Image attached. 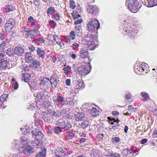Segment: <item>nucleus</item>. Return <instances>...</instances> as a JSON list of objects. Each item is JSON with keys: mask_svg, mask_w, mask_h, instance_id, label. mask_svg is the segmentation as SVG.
I'll return each mask as SVG.
<instances>
[{"mask_svg": "<svg viewBox=\"0 0 157 157\" xmlns=\"http://www.w3.org/2000/svg\"><path fill=\"white\" fill-rule=\"evenodd\" d=\"M33 30H32L34 32V33L35 34V36L38 35L40 33V32L38 29H36L35 28H33Z\"/></svg>", "mask_w": 157, "mask_h": 157, "instance_id": "obj_54", "label": "nucleus"}, {"mask_svg": "<svg viewBox=\"0 0 157 157\" xmlns=\"http://www.w3.org/2000/svg\"><path fill=\"white\" fill-rule=\"evenodd\" d=\"M112 157H120V155L118 153H112Z\"/></svg>", "mask_w": 157, "mask_h": 157, "instance_id": "obj_63", "label": "nucleus"}, {"mask_svg": "<svg viewBox=\"0 0 157 157\" xmlns=\"http://www.w3.org/2000/svg\"><path fill=\"white\" fill-rule=\"evenodd\" d=\"M55 11V8L53 7H50L49 8L47 11L48 14H51Z\"/></svg>", "mask_w": 157, "mask_h": 157, "instance_id": "obj_42", "label": "nucleus"}, {"mask_svg": "<svg viewBox=\"0 0 157 157\" xmlns=\"http://www.w3.org/2000/svg\"><path fill=\"white\" fill-rule=\"evenodd\" d=\"M140 95L143 98L142 99V100L143 101H148L150 99L149 94L146 92H142L140 93Z\"/></svg>", "mask_w": 157, "mask_h": 157, "instance_id": "obj_24", "label": "nucleus"}, {"mask_svg": "<svg viewBox=\"0 0 157 157\" xmlns=\"http://www.w3.org/2000/svg\"><path fill=\"white\" fill-rule=\"evenodd\" d=\"M29 22L31 25L30 26L32 28H36L38 27V24L35 23V20L31 16L29 17L28 19Z\"/></svg>", "mask_w": 157, "mask_h": 157, "instance_id": "obj_16", "label": "nucleus"}, {"mask_svg": "<svg viewBox=\"0 0 157 157\" xmlns=\"http://www.w3.org/2000/svg\"><path fill=\"white\" fill-rule=\"evenodd\" d=\"M46 153V149H43L35 157H43Z\"/></svg>", "mask_w": 157, "mask_h": 157, "instance_id": "obj_29", "label": "nucleus"}, {"mask_svg": "<svg viewBox=\"0 0 157 157\" xmlns=\"http://www.w3.org/2000/svg\"><path fill=\"white\" fill-rule=\"evenodd\" d=\"M152 137H157V130H155L154 132V133L152 134Z\"/></svg>", "mask_w": 157, "mask_h": 157, "instance_id": "obj_64", "label": "nucleus"}, {"mask_svg": "<svg viewBox=\"0 0 157 157\" xmlns=\"http://www.w3.org/2000/svg\"><path fill=\"white\" fill-rule=\"evenodd\" d=\"M99 154L97 150H95L92 151L90 154L91 157H99Z\"/></svg>", "mask_w": 157, "mask_h": 157, "instance_id": "obj_33", "label": "nucleus"}, {"mask_svg": "<svg viewBox=\"0 0 157 157\" xmlns=\"http://www.w3.org/2000/svg\"><path fill=\"white\" fill-rule=\"evenodd\" d=\"M93 38L90 35H85L82 39L81 43L85 45L83 46L79 50V55L82 59L88 58L89 55L88 50H92L94 49V43L92 41Z\"/></svg>", "mask_w": 157, "mask_h": 157, "instance_id": "obj_1", "label": "nucleus"}, {"mask_svg": "<svg viewBox=\"0 0 157 157\" xmlns=\"http://www.w3.org/2000/svg\"><path fill=\"white\" fill-rule=\"evenodd\" d=\"M50 83V79L47 77H44L41 80L40 82V86H42L45 85L47 86V85H49Z\"/></svg>", "mask_w": 157, "mask_h": 157, "instance_id": "obj_23", "label": "nucleus"}, {"mask_svg": "<svg viewBox=\"0 0 157 157\" xmlns=\"http://www.w3.org/2000/svg\"><path fill=\"white\" fill-rule=\"evenodd\" d=\"M142 2L144 5L146 6L147 7H152L154 6L153 5H152L151 2V0H144V1H142Z\"/></svg>", "mask_w": 157, "mask_h": 157, "instance_id": "obj_32", "label": "nucleus"}, {"mask_svg": "<svg viewBox=\"0 0 157 157\" xmlns=\"http://www.w3.org/2000/svg\"><path fill=\"white\" fill-rule=\"evenodd\" d=\"M75 33L78 37L81 36L82 33L80 25L76 26L75 28Z\"/></svg>", "mask_w": 157, "mask_h": 157, "instance_id": "obj_22", "label": "nucleus"}, {"mask_svg": "<svg viewBox=\"0 0 157 157\" xmlns=\"http://www.w3.org/2000/svg\"><path fill=\"white\" fill-rule=\"evenodd\" d=\"M21 144L22 145H25L27 144L28 143V139L26 138L22 137L21 139Z\"/></svg>", "mask_w": 157, "mask_h": 157, "instance_id": "obj_36", "label": "nucleus"}, {"mask_svg": "<svg viewBox=\"0 0 157 157\" xmlns=\"http://www.w3.org/2000/svg\"><path fill=\"white\" fill-rule=\"evenodd\" d=\"M87 27L89 31L92 32L99 28L100 24L98 20L92 19L91 21L88 23Z\"/></svg>", "mask_w": 157, "mask_h": 157, "instance_id": "obj_6", "label": "nucleus"}, {"mask_svg": "<svg viewBox=\"0 0 157 157\" xmlns=\"http://www.w3.org/2000/svg\"><path fill=\"white\" fill-rule=\"evenodd\" d=\"M25 130L24 131L23 133L25 135H28L30 134V131L28 129H25Z\"/></svg>", "mask_w": 157, "mask_h": 157, "instance_id": "obj_55", "label": "nucleus"}, {"mask_svg": "<svg viewBox=\"0 0 157 157\" xmlns=\"http://www.w3.org/2000/svg\"><path fill=\"white\" fill-rule=\"evenodd\" d=\"M14 9V7L11 5H6L3 9L4 12H7L12 11Z\"/></svg>", "mask_w": 157, "mask_h": 157, "instance_id": "obj_28", "label": "nucleus"}, {"mask_svg": "<svg viewBox=\"0 0 157 157\" xmlns=\"http://www.w3.org/2000/svg\"><path fill=\"white\" fill-rule=\"evenodd\" d=\"M83 121L80 123H79L80 125L83 129H85L89 125V122L87 121L83 120Z\"/></svg>", "mask_w": 157, "mask_h": 157, "instance_id": "obj_27", "label": "nucleus"}, {"mask_svg": "<svg viewBox=\"0 0 157 157\" xmlns=\"http://www.w3.org/2000/svg\"><path fill=\"white\" fill-rule=\"evenodd\" d=\"M66 42L68 44H70L71 41V38L69 36H66L64 39Z\"/></svg>", "mask_w": 157, "mask_h": 157, "instance_id": "obj_50", "label": "nucleus"}, {"mask_svg": "<svg viewBox=\"0 0 157 157\" xmlns=\"http://www.w3.org/2000/svg\"><path fill=\"white\" fill-rule=\"evenodd\" d=\"M66 83L67 85L70 86L71 85V79H67L66 80Z\"/></svg>", "mask_w": 157, "mask_h": 157, "instance_id": "obj_61", "label": "nucleus"}, {"mask_svg": "<svg viewBox=\"0 0 157 157\" xmlns=\"http://www.w3.org/2000/svg\"><path fill=\"white\" fill-rule=\"evenodd\" d=\"M91 68L90 65L87 66H81L78 68V71L80 75L85 76L90 73Z\"/></svg>", "mask_w": 157, "mask_h": 157, "instance_id": "obj_8", "label": "nucleus"}, {"mask_svg": "<svg viewBox=\"0 0 157 157\" xmlns=\"http://www.w3.org/2000/svg\"><path fill=\"white\" fill-rule=\"evenodd\" d=\"M151 2L152 5H153L154 6L157 5V0H151Z\"/></svg>", "mask_w": 157, "mask_h": 157, "instance_id": "obj_58", "label": "nucleus"}, {"mask_svg": "<svg viewBox=\"0 0 157 157\" xmlns=\"http://www.w3.org/2000/svg\"><path fill=\"white\" fill-rule=\"evenodd\" d=\"M134 69L136 73H138V71L142 72H144L143 74H146L148 73L149 71L148 65L144 63L141 64L137 63L134 67Z\"/></svg>", "mask_w": 157, "mask_h": 157, "instance_id": "obj_5", "label": "nucleus"}, {"mask_svg": "<svg viewBox=\"0 0 157 157\" xmlns=\"http://www.w3.org/2000/svg\"><path fill=\"white\" fill-rule=\"evenodd\" d=\"M88 112L90 113L89 117L91 116L95 117L97 116L99 113V111L96 108L92 107V109L88 110Z\"/></svg>", "mask_w": 157, "mask_h": 157, "instance_id": "obj_18", "label": "nucleus"}, {"mask_svg": "<svg viewBox=\"0 0 157 157\" xmlns=\"http://www.w3.org/2000/svg\"><path fill=\"white\" fill-rule=\"evenodd\" d=\"M49 85H47V86L45 85H44L40 86L41 89L44 91H47V90L49 89Z\"/></svg>", "mask_w": 157, "mask_h": 157, "instance_id": "obj_47", "label": "nucleus"}, {"mask_svg": "<svg viewBox=\"0 0 157 157\" xmlns=\"http://www.w3.org/2000/svg\"><path fill=\"white\" fill-rule=\"evenodd\" d=\"M53 101L55 105H58L59 102L63 103L65 101V98L61 96H55L53 98Z\"/></svg>", "mask_w": 157, "mask_h": 157, "instance_id": "obj_13", "label": "nucleus"}, {"mask_svg": "<svg viewBox=\"0 0 157 157\" xmlns=\"http://www.w3.org/2000/svg\"><path fill=\"white\" fill-rule=\"evenodd\" d=\"M41 65L40 62L38 59L33 60L30 64L31 67L35 70H38Z\"/></svg>", "mask_w": 157, "mask_h": 157, "instance_id": "obj_14", "label": "nucleus"}, {"mask_svg": "<svg viewBox=\"0 0 157 157\" xmlns=\"http://www.w3.org/2000/svg\"><path fill=\"white\" fill-rule=\"evenodd\" d=\"M85 116L82 112H79L75 115V120L77 121H82L85 120Z\"/></svg>", "mask_w": 157, "mask_h": 157, "instance_id": "obj_17", "label": "nucleus"}, {"mask_svg": "<svg viewBox=\"0 0 157 157\" xmlns=\"http://www.w3.org/2000/svg\"><path fill=\"white\" fill-rule=\"evenodd\" d=\"M87 10L88 13L95 15H97L99 11L98 8L95 5H88L87 7Z\"/></svg>", "mask_w": 157, "mask_h": 157, "instance_id": "obj_11", "label": "nucleus"}, {"mask_svg": "<svg viewBox=\"0 0 157 157\" xmlns=\"http://www.w3.org/2000/svg\"><path fill=\"white\" fill-rule=\"evenodd\" d=\"M10 65L9 61L6 60H2L0 62V69L1 70H4L6 69H9L11 67Z\"/></svg>", "mask_w": 157, "mask_h": 157, "instance_id": "obj_12", "label": "nucleus"}, {"mask_svg": "<svg viewBox=\"0 0 157 157\" xmlns=\"http://www.w3.org/2000/svg\"><path fill=\"white\" fill-rule=\"evenodd\" d=\"M49 23L50 25H51L52 26H53L54 27L56 26V23L52 21H50Z\"/></svg>", "mask_w": 157, "mask_h": 157, "instance_id": "obj_59", "label": "nucleus"}, {"mask_svg": "<svg viewBox=\"0 0 157 157\" xmlns=\"http://www.w3.org/2000/svg\"><path fill=\"white\" fill-rule=\"evenodd\" d=\"M34 32L32 30H30L27 34H25V36L26 38H34L35 37Z\"/></svg>", "mask_w": 157, "mask_h": 157, "instance_id": "obj_30", "label": "nucleus"}, {"mask_svg": "<svg viewBox=\"0 0 157 157\" xmlns=\"http://www.w3.org/2000/svg\"><path fill=\"white\" fill-rule=\"evenodd\" d=\"M70 7L72 9H74L75 7V2L73 0H70Z\"/></svg>", "mask_w": 157, "mask_h": 157, "instance_id": "obj_46", "label": "nucleus"}, {"mask_svg": "<svg viewBox=\"0 0 157 157\" xmlns=\"http://www.w3.org/2000/svg\"><path fill=\"white\" fill-rule=\"evenodd\" d=\"M37 100L39 101L42 100H44L46 98V95L43 92L38 93L36 96Z\"/></svg>", "mask_w": 157, "mask_h": 157, "instance_id": "obj_26", "label": "nucleus"}, {"mask_svg": "<svg viewBox=\"0 0 157 157\" xmlns=\"http://www.w3.org/2000/svg\"><path fill=\"white\" fill-rule=\"evenodd\" d=\"M14 24L15 21L13 18L9 19L5 25V30L6 31H10L13 28Z\"/></svg>", "mask_w": 157, "mask_h": 157, "instance_id": "obj_10", "label": "nucleus"}, {"mask_svg": "<svg viewBox=\"0 0 157 157\" xmlns=\"http://www.w3.org/2000/svg\"><path fill=\"white\" fill-rule=\"evenodd\" d=\"M22 75H23V76L22 80L25 82H27L30 79V76L29 74L26 73Z\"/></svg>", "mask_w": 157, "mask_h": 157, "instance_id": "obj_35", "label": "nucleus"}, {"mask_svg": "<svg viewBox=\"0 0 157 157\" xmlns=\"http://www.w3.org/2000/svg\"><path fill=\"white\" fill-rule=\"evenodd\" d=\"M32 135L33 137H34L36 139L32 141V145L36 148L40 147L43 144L42 139L44 136L43 134L39 129H36L32 132Z\"/></svg>", "mask_w": 157, "mask_h": 157, "instance_id": "obj_2", "label": "nucleus"}, {"mask_svg": "<svg viewBox=\"0 0 157 157\" xmlns=\"http://www.w3.org/2000/svg\"><path fill=\"white\" fill-rule=\"evenodd\" d=\"M76 132L75 131L72 130L69 132V133L66 135V137L69 140H72L75 137V134Z\"/></svg>", "mask_w": 157, "mask_h": 157, "instance_id": "obj_25", "label": "nucleus"}, {"mask_svg": "<svg viewBox=\"0 0 157 157\" xmlns=\"http://www.w3.org/2000/svg\"><path fill=\"white\" fill-rule=\"evenodd\" d=\"M71 67L70 66H67L63 69L64 73L66 75H67L71 71Z\"/></svg>", "mask_w": 157, "mask_h": 157, "instance_id": "obj_38", "label": "nucleus"}, {"mask_svg": "<svg viewBox=\"0 0 157 157\" xmlns=\"http://www.w3.org/2000/svg\"><path fill=\"white\" fill-rule=\"evenodd\" d=\"M52 115L56 116L55 112L51 110L47 112H42L40 113H36L34 115L35 117L37 116H39L40 117L42 118L45 122H50L52 118Z\"/></svg>", "mask_w": 157, "mask_h": 157, "instance_id": "obj_3", "label": "nucleus"}, {"mask_svg": "<svg viewBox=\"0 0 157 157\" xmlns=\"http://www.w3.org/2000/svg\"><path fill=\"white\" fill-rule=\"evenodd\" d=\"M65 124V122L63 119H59L57 121L56 125L59 126H63Z\"/></svg>", "mask_w": 157, "mask_h": 157, "instance_id": "obj_34", "label": "nucleus"}, {"mask_svg": "<svg viewBox=\"0 0 157 157\" xmlns=\"http://www.w3.org/2000/svg\"><path fill=\"white\" fill-rule=\"evenodd\" d=\"M54 17L56 21L60 20V16L58 13H56L54 15Z\"/></svg>", "mask_w": 157, "mask_h": 157, "instance_id": "obj_53", "label": "nucleus"}, {"mask_svg": "<svg viewBox=\"0 0 157 157\" xmlns=\"http://www.w3.org/2000/svg\"><path fill=\"white\" fill-rule=\"evenodd\" d=\"M72 125L71 123L70 122H68L66 123H65V124L63 126H62V128L64 129L65 130H70L71 128Z\"/></svg>", "mask_w": 157, "mask_h": 157, "instance_id": "obj_31", "label": "nucleus"}, {"mask_svg": "<svg viewBox=\"0 0 157 157\" xmlns=\"http://www.w3.org/2000/svg\"><path fill=\"white\" fill-rule=\"evenodd\" d=\"M36 51L37 53L36 55L40 57H42L45 54V52L39 47L37 48Z\"/></svg>", "mask_w": 157, "mask_h": 157, "instance_id": "obj_20", "label": "nucleus"}, {"mask_svg": "<svg viewBox=\"0 0 157 157\" xmlns=\"http://www.w3.org/2000/svg\"><path fill=\"white\" fill-rule=\"evenodd\" d=\"M20 151L22 153L26 155H29L34 151V149L31 146L28 145L26 147L22 146L21 148H19Z\"/></svg>", "mask_w": 157, "mask_h": 157, "instance_id": "obj_9", "label": "nucleus"}, {"mask_svg": "<svg viewBox=\"0 0 157 157\" xmlns=\"http://www.w3.org/2000/svg\"><path fill=\"white\" fill-rule=\"evenodd\" d=\"M25 60L26 62L28 63H32L34 59L31 56L30 52H27L25 56Z\"/></svg>", "mask_w": 157, "mask_h": 157, "instance_id": "obj_19", "label": "nucleus"}, {"mask_svg": "<svg viewBox=\"0 0 157 157\" xmlns=\"http://www.w3.org/2000/svg\"><path fill=\"white\" fill-rule=\"evenodd\" d=\"M35 47L33 45H31L29 47V50L30 52H34L35 50Z\"/></svg>", "mask_w": 157, "mask_h": 157, "instance_id": "obj_48", "label": "nucleus"}, {"mask_svg": "<svg viewBox=\"0 0 157 157\" xmlns=\"http://www.w3.org/2000/svg\"><path fill=\"white\" fill-rule=\"evenodd\" d=\"M53 39L57 43H58L59 41H61L60 39L59 38V36L56 35H53Z\"/></svg>", "mask_w": 157, "mask_h": 157, "instance_id": "obj_44", "label": "nucleus"}, {"mask_svg": "<svg viewBox=\"0 0 157 157\" xmlns=\"http://www.w3.org/2000/svg\"><path fill=\"white\" fill-rule=\"evenodd\" d=\"M125 32L126 34H128V36L132 38H134L135 36L138 33V31L136 29L132 28L130 25H128L125 29H124Z\"/></svg>", "mask_w": 157, "mask_h": 157, "instance_id": "obj_7", "label": "nucleus"}, {"mask_svg": "<svg viewBox=\"0 0 157 157\" xmlns=\"http://www.w3.org/2000/svg\"><path fill=\"white\" fill-rule=\"evenodd\" d=\"M67 112V110L66 109H63L61 110L60 112V114L62 115L65 114Z\"/></svg>", "mask_w": 157, "mask_h": 157, "instance_id": "obj_57", "label": "nucleus"}, {"mask_svg": "<svg viewBox=\"0 0 157 157\" xmlns=\"http://www.w3.org/2000/svg\"><path fill=\"white\" fill-rule=\"evenodd\" d=\"M79 45L77 43H74L72 45V48L73 50H75L78 47Z\"/></svg>", "mask_w": 157, "mask_h": 157, "instance_id": "obj_51", "label": "nucleus"}, {"mask_svg": "<svg viewBox=\"0 0 157 157\" xmlns=\"http://www.w3.org/2000/svg\"><path fill=\"white\" fill-rule=\"evenodd\" d=\"M111 141L113 143H117L120 141V138L118 137H115L112 138Z\"/></svg>", "mask_w": 157, "mask_h": 157, "instance_id": "obj_45", "label": "nucleus"}, {"mask_svg": "<svg viewBox=\"0 0 157 157\" xmlns=\"http://www.w3.org/2000/svg\"><path fill=\"white\" fill-rule=\"evenodd\" d=\"M50 82L51 83V85L53 88H56L57 87L58 84L57 80L50 81Z\"/></svg>", "mask_w": 157, "mask_h": 157, "instance_id": "obj_39", "label": "nucleus"}, {"mask_svg": "<svg viewBox=\"0 0 157 157\" xmlns=\"http://www.w3.org/2000/svg\"><path fill=\"white\" fill-rule=\"evenodd\" d=\"M62 132L61 128L59 126H57L55 128L54 132L56 134H58Z\"/></svg>", "mask_w": 157, "mask_h": 157, "instance_id": "obj_43", "label": "nucleus"}, {"mask_svg": "<svg viewBox=\"0 0 157 157\" xmlns=\"http://www.w3.org/2000/svg\"><path fill=\"white\" fill-rule=\"evenodd\" d=\"M7 95L6 94H2L0 97V101L2 102H3L6 101V98Z\"/></svg>", "mask_w": 157, "mask_h": 157, "instance_id": "obj_37", "label": "nucleus"}, {"mask_svg": "<svg viewBox=\"0 0 157 157\" xmlns=\"http://www.w3.org/2000/svg\"><path fill=\"white\" fill-rule=\"evenodd\" d=\"M40 0H34V2L35 5L37 6L39 5Z\"/></svg>", "mask_w": 157, "mask_h": 157, "instance_id": "obj_62", "label": "nucleus"}, {"mask_svg": "<svg viewBox=\"0 0 157 157\" xmlns=\"http://www.w3.org/2000/svg\"><path fill=\"white\" fill-rule=\"evenodd\" d=\"M7 54L10 56H12L13 55V50L9 49L7 50Z\"/></svg>", "mask_w": 157, "mask_h": 157, "instance_id": "obj_52", "label": "nucleus"}, {"mask_svg": "<svg viewBox=\"0 0 157 157\" xmlns=\"http://www.w3.org/2000/svg\"><path fill=\"white\" fill-rule=\"evenodd\" d=\"M82 21V20L81 19H79L75 21L74 23L75 25H78L80 24Z\"/></svg>", "mask_w": 157, "mask_h": 157, "instance_id": "obj_60", "label": "nucleus"}, {"mask_svg": "<svg viewBox=\"0 0 157 157\" xmlns=\"http://www.w3.org/2000/svg\"><path fill=\"white\" fill-rule=\"evenodd\" d=\"M125 4L128 8L133 13L137 12L141 7L137 0H126Z\"/></svg>", "mask_w": 157, "mask_h": 157, "instance_id": "obj_4", "label": "nucleus"}, {"mask_svg": "<svg viewBox=\"0 0 157 157\" xmlns=\"http://www.w3.org/2000/svg\"><path fill=\"white\" fill-rule=\"evenodd\" d=\"M84 87L83 82L80 80H78L76 83L75 88L76 89H83Z\"/></svg>", "mask_w": 157, "mask_h": 157, "instance_id": "obj_21", "label": "nucleus"}, {"mask_svg": "<svg viewBox=\"0 0 157 157\" xmlns=\"http://www.w3.org/2000/svg\"><path fill=\"white\" fill-rule=\"evenodd\" d=\"M14 53L15 55L18 56H21L24 53V49L22 47L19 46L16 47L14 49Z\"/></svg>", "mask_w": 157, "mask_h": 157, "instance_id": "obj_15", "label": "nucleus"}, {"mask_svg": "<svg viewBox=\"0 0 157 157\" xmlns=\"http://www.w3.org/2000/svg\"><path fill=\"white\" fill-rule=\"evenodd\" d=\"M120 121L119 120H118L117 122L115 124V125L113 126L112 128L114 130H115L116 129L118 128L119 125L118 124Z\"/></svg>", "mask_w": 157, "mask_h": 157, "instance_id": "obj_49", "label": "nucleus"}, {"mask_svg": "<svg viewBox=\"0 0 157 157\" xmlns=\"http://www.w3.org/2000/svg\"><path fill=\"white\" fill-rule=\"evenodd\" d=\"M71 38V40H74L75 39V32L74 31H71L70 33V35L69 36Z\"/></svg>", "mask_w": 157, "mask_h": 157, "instance_id": "obj_41", "label": "nucleus"}, {"mask_svg": "<svg viewBox=\"0 0 157 157\" xmlns=\"http://www.w3.org/2000/svg\"><path fill=\"white\" fill-rule=\"evenodd\" d=\"M57 75L56 74H53L51 76L50 81L57 80Z\"/></svg>", "mask_w": 157, "mask_h": 157, "instance_id": "obj_40", "label": "nucleus"}, {"mask_svg": "<svg viewBox=\"0 0 157 157\" xmlns=\"http://www.w3.org/2000/svg\"><path fill=\"white\" fill-rule=\"evenodd\" d=\"M30 30L29 28L27 27H25L23 29V31H24V33H25V34H27V33H28Z\"/></svg>", "mask_w": 157, "mask_h": 157, "instance_id": "obj_56", "label": "nucleus"}]
</instances>
